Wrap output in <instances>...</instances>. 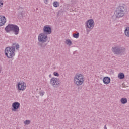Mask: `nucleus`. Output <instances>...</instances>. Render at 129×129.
<instances>
[{
	"label": "nucleus",
	"instance_id": "obj_1",
	"mask_svg": "<svg viewBox=\"0 0 129 129\" xmlns=\"http://www.w3.org/2000/svg\"><path fill=\"white\" fill-rule=\"evenodd\" d=\"M74 83L76 86H80L84 83V76L81 74H77L74 78Z\"/></svg>",
	"mask_w": 129,
	"mask_h": 129
},
{
	"label": "nucleus",
	"instance_id": "obj_2",
	"mask_svg": "<svg viewBox=\"0 0 129 129\" xmlns=\"http://www.w3.org/2000/svg\"><path fill=\"white\" fill-rule=\"evenodd\" d=\"M124 16V6H119L116 11V18L119 19Z\"/></svg>",
	"mask_w": 129,
	"mask_h": 129
},
{
	"label": "nucleus",
	"instance_id": "obj_3",
	"mask_svg": "<svg viewBox=\"0 0 129 129\" xmlns=\"http://www.w3.org/2000/svg\"><path fill=\"white\" fill-rule=\"evenodd\" d=\"M16 88L19 91H25L27 88V84L24 81H20L17 84Z\"/></svg>",
	"mask_w": 129,
	"mask_h": 129
},
{
	"label": "nucleus",
	"instance_id": "obj_4",
	"mask_svg": "<svg viewBox=\"0 0 129 129\" xmlns=\"http://www.w3.org/2000/svg\"><path fill=\"white\" fill-rule=\"evenodd\" d=\"M38 41L40 43H46L48 41V35L44 33H41L38 36Z\"/></svg>",
	"mask_w": 129,
	"mask_h": 129
},
{
	"label": "nucleus",
	"instance_id": "obj_5",
	"mask_svg": "<svg viewBox=\"0 0 129 129\" xmlns=\"http://www.w3.org/2000/svg\"><path fill=\"white\" fill-rule=\"evenodd\" d=\"M5 53L6 56L11 59L15 56V49H5Z\"/></svg>",
	"mask_w": 129,
	"mask_h": 129
},
{
	"label": "nucleus",
	"instance_id": "obj_6",
	"mask_svg": "<svg viewBox=\"0 0 129 129\" xmlns=\"http://www.w3.org/2000/svg\"><path fill=\"white\" fill-rule=\"evenodd\" d=\"M86 29H89V30H92L94 28V20L92 19H90L87 20L86 22Z\"/></svg>",
	"mask_w": 129,
	"mask_h": 129
},
{
	"label": "nucleus",
	"instance_id": "obj_7",
	"mask_svg": "<svg viewBox=\"0 0 129 129\" xmlns=\"http://www.w3.org/2000/svg\"><path fill=\"white\" fill-rule=\"evenodd\" d=\"M43 32L42 33L47 36L48 35H50V34H52V28H51V27L49 26H45L43 27Z\"/></svg>",
	"mask_w": 129,
	"mask_h": 129
},
{
	"label": "nucleus",
	"instance_id": "obj_8",
	"mask_svg": "<svg viewBox=\"0 0 129 129\" xmlns=\"http://www.w3.org/2000/svg\"><path fill=\"white\" fill-rule=\"evenodd\" d=\"M50 83L53 86H56V85H59L60 84V81L57 78H52L50 80Z\"/></svg>",
	"mask_w": 129,
	"mask_h": 129
},
{
	"label": "nucleus",
	"instance_id": "obj_9",
	"mask_svg": "<svg viewBox=\"0 0 129 129\" xmlns=\"http://www.w3.org/2000/svg\"><path fill=\"white\" fill-rule=\"evenodd\" d=\"M20 103L18 102H14L12 104V111H17L20 108Z\"/></svg>",
	"mask_w": 129,
	"mask_h": 129
},
{
	"label": "nucleus",
	"instance_id": "obj_10",
	"mask_svg": "<svg viewBox=\"0 0 129 129\" xmlns=\"http://www.w3.org/2000/svg\"><path fill=\"white\" fill-rule=\"evenodd\" d=\"M12 32H13L15 35H18L19 34V32H20V28H19L18 26L13 24Z\"/></svg>",
	"mask_w": 129,
	"mask_h": 129
},
{
	"label": "nucleus",
	"instance_id": "obj_11",
	"mask_svg": "<svg viewBox=\"0 0 129 129\" xmlns=\"http://www.w3.org/2000/svg\"><path fill=\"white\" fill-rule=\"evenodd\" d=\"M111 79L109 77H104L103 79V82L105 85H108L110 83Z\"/></svg>",
	"mask_w": 129,
	"mask_h": 129
},
{
	"label": "nucleus",
	"instance_id": "obj_12",
	"mask_svg": "<svg viewBox=\"0 0 129 129\" xmlns=\"http://www.w3.org/2000/svg\"><path fill=\"white\" fill-rule=\"evenodd\" d=\"M13 26L14 24H8L5 28L6 33H10V32H12Z\"/></svg>",
	"mask_w": 129,
	"mask_h": 129
},
{
	"label": "nucleus",
	"instance_id": "obj_13",
	"mask_svg": "<svg viewBox=\"0 0 129 129\" xmlns=\"http://www.w3.org/2000/svg\"><path fill=\"white\" fill-rule=\"evenodd\" d=\"M6 20L5 16H0V26H4L6 24Z\"/></svg>",
	"mask_w": 129,
	"mask_h": 129
},
{
	"label": "nucleus",
	"instance_id": "obj_14",
	"mask_svg": "<svg viewBox=\"0 0 129 129\" xmlns=\"http://www.w3.org/2000/svg\"><path fill=\"white\" fill-rule=\"evenodd\" d=\"M20 45L19 44L13 43L11 47H6L5 49H19Z\"/></svg>",
	"mask_w": 129,
	"mask_h": 129
},
{
	"label": "nucleus",
	"instance_id": "obj_15",
	"mask_svg": "<svg viewBox=\"0 0 129 129\" xmlns=\"http://www.w3.org/2000/svg\"><path fill=\"white\" fill-rule=\"evenodd\" d=\"M20 9H21V10H23V7H19V8H18V15L19 16H21L22 18H23L24 15L23 14V13H24V10H20Z\"/></svg>",
	"mask_w": 129,
	"mask_h": 129
},
{
	"label": "nucleus",
	"instance_id": "obj_16",
	"mask_svg": "<svg viewBox=\"0 0 129 129\" xmlns=\"http://www.w3.org/2000/svg\"><path fill=\"white\" fill-rule=\"evenodd\" d=\"M120 101L122 104H125V103H127V99L126 98H122Z\"/></svg>",
	"mask_w": 129,
	"mask_h": 129
},
{
	"label": "nucleus",
	"instance_id": "obj_17",
	"mask_svg": "<svg viewBox=\"0 0 129 129\" xmlns=\"http://www.w3.org/2000/svg\"><path fill=\"white\" fill-rule=\"evenodd\" d=\"M118 78L119 79H123V78H124V74L123 73H119L118 75Z\"/></svg>",
	"mask_w": 129,
	"mask_h": 129
},
{
	"label": "nucleus",
	"instance_id": "obj_18",
	"mask_svg": "<svg viewBox=\"0 0 129 129\" xmlns=\"http://www.w3.org/2000/svg\"><path fill=\"white\" fill-rule=\"evenodd\" d=\"M113 52H114V54H116V55H119V54L121 53L120 49H114Z\"/></svg>",
	"mask_w": 129,
	"mask_h": 129
},
{
	"label": "nucleus",
	"instance_id": "obj_19",
	"mask_svg": "<svg viewBox=\"0 0 129 129\" xmlns=\"http://www.w3.org/2000/svg\"><path fill=\"white\" fill-rule=\"evenodd\" d=\"M53 6L55 7V8H58L60 6V3L55 1L53 3Z\"/></svg>",
	"mask_w": 129,
	"mask_h": 129
},
{
	"label": "nucleus",
	"instance_id": "obj_20",
	"mask_svg": "<svg viewBox=\"0 0 129 129\" xmlns=\"http://www.w3.org/2000/svg\"><path fill=\"white\" fill-rule=\"evenodd\" d=\"M66 44H67V45H68V46H71V45H72V41H71L70 39H67L66 41Z\"/></svg>",
	"mask_w": 129,
	"mask_h": 129
},
{
	"label": "nucleus",
	"instance_id": "obj_21",
	"mask_svg": "<svg viewBox=\"0 0 129 129\" xmlns=\"http://www.w3.org/2000/svg\"><path fill=\"white\" fill-rule=\"evenodd\" d=\"M125 35L127 37H129V27H127L125 30Z\"/></svg>",
	"mask_w": 129,
	"mask_h": 129
},
{
	"label": "nucleus",
	"instance_id": "obj_22",
	"mask_svg": "<svg viewBox=\"0 0 129 129\" xmlns=\"http://www.w3.org/2000/svg\"><path fill=\"white\" fill-rule=\"evenodd\" d=\"M73 36L74 38H75L76 39H78V38H79V33H74L73 34Z\"/></svg>",
	"mask_w": 129,
	"mask_h": 129
},
{
	"label": "nucleus",
	"instance_id": "obj_23",
	"mask_svg": "<svg viewBox=\"0 0 129 129\" xmlns=\"http://www.w3.org/2000/svg\"><path fill=\"white\" fill-rule=\"evenodd\" d=\"M53 75L54 76H56L57 77H59V76H60V75H59V73H58L57 72H54L53 73Z\"/></svg>",
	"mask_w": 129,
	"mask_h": 129
},
{
	"label": "nucleus",
	"instance_id": "obj_24",
	"mask_svg": "<svg viewBox=\"0 0 129 129\" xmlns=\"http://www.w3.org/2000/svg\"><path fill=\"white\" fill-rule=\"evenodd\" d=\"M31 123V121L30 120H26L24 121V124H30Z\"/></svg>",
	"mask_w": 129,
	"mask_h": 129
},
{
	"label": "nucleus",
	"instance_id": "obj_25",
	"mask_svg": "<svg viewBox=\"0 0 129 129\" xmlns=\"http://www.w3.org/2000/svg\"><path fill=\"white\" fill-rule=\"evenodd\" d=\"M3 6H4V3L0 1V8H3Z\"/></svg>",
	"mask_w": 129,
	"mask_h": 129
},
{
	"label": "nucleus",
	"instance_id": "obj_26",
	"mask_svg": "<svg viewBox=\"0 0 129 129\" xmlns=\"http://www.w3.org/2000/svg\"><path fill=\"white\" fill-rule=\"evenodd\" d=\"M45 94V92H41L40 93V95L41 96H43V95H44V94Z\"/></svg>",
	"mask_w": 129,
	"mask_h": 129
},
{
	"label": "nucleus",
	"instance_id": "obj_27",
	"mask_svg": "<svg viewBox=\"0 0 129 129\" xmlns=\"http://www.w3.org/2000/svg\"><path fill=\"white\" fill-rule=\"evenodd\" d=\"M91 29H87V34L88 35L89 34V32H90Z\"/></svg>",
	"mask_w": 129,
	"mask_h": 129
},
{
	"label": "nucleus",
	"instance_id": "obj_28",
	"mask_svg": "<svg viewBox=\"0 0 129 129\" xmlns=\"http://www.w3.org/2000/svg\"><path fill=\"white\" fill-rule=\"evenodd\" d=\"M48 0H44V3H45V4L47 5V4H48Z\"/></svg>",
	"mask_w": 129,
	"mask_h": 129
},
{
	"label": "nucleus",
	"instance_id": "obj_29",
	"mask_svg": "<svg viewBox=\"0 0 129 129\" xmlns=\"http://www.w3.org/2000/svg\"><path fill=\"white\" fill-rule=\"evenodd\" d=\"M112 49H118L117 47H115L114 48L112 47Z\"/></svg>",
	"mask_w": 129,
	"mask_h": 129
},
{
	"label": "nucleus",
	"instance_id": "obj_30",
	"mask_svg": "<svg viewBox=\"0 0 129 129\" xmlns=\"http://www.w3.org/2000/svg\"><path fill=\"white\" fill-rule=\"evenodd\" d=\"M104 129H107V127H106V125H105Z\"/></svg>",
	"mask_w": 129,
	"mask_h": 129
},
{
	"label": "nucleus",
	"instance_id": "obj_31",
	"mask_svg": "<svg viewBox=\"0 0 129 129\" xmlns=\"http://www.w3.org/2000/svg\"><path fill=\"white\" fill-rule=\"evenodd\" d=\"M49 77H50V78L52 77V75H49Z\"/></svg>",
	"mask_w": 129,
	"mask_h": 129
}]
</instances>
